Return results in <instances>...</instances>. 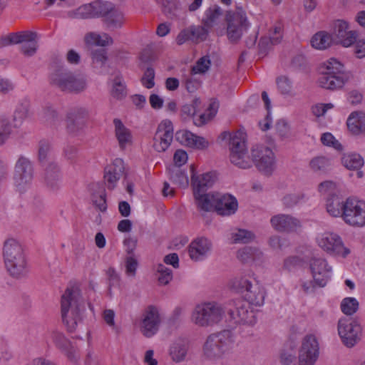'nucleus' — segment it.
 <instances>
[{"label": "nucleus", "instance_id": "nucleus-1", "mask_svg": "<svg viewBox=\"0 0 365 365\" xmlns=\"http://www.w3.org/2000/svg\"><path fill=\"white\" fill-rule=\"evenodd\" d=\"M85 309V300L80 290L75 287H68L61 297V317L68 331H73L82 322Z\"/></svg>", "mask_w": 365, "mask_h": 365}, {"label": "nucleus", "instance_id": "nucleus-2", "mask_svg": "<svg viewBox=\"0 0 365 365\" xmlns=\"http://www.w3.org/2000/svg\"><path fill=\"white\" fill-rule=\"evenodd\" d=\"M3 258L6 269L11 277L20 279L29 272L24 248L16 240L10 238L4 242Z\"/></svg>", "mask_w": 365, "mask_h": 365}, {"label": "nucleus", "instance_id": "nucleus-3", "mask_svg": "<svg viewBox=\"0 0 365 365\" xmlns=\"http://www.w3.org/2000/svg\"><path fill=\"white\" fill-rule=\"evenodd\" d=\"M235 337L230 330H223L209 335L203 345V356L209 360H218L233 349Z\"/></svg>", "mask_w": 365, "mask_h": 365}, {"label": "nucleus", "instance_id": "nucleus-4", "mask_svg": "<svg viewBox=\"0 0 365 365\" xmlns=\"http://www.w3.org/2000/svg\"><path fill=\"white\" fill-rule=\"evenodd\" d=\"M222 307L216 302L197 304L191 315L192 322L200 327H212L220 323L224 316Z\"/></svg>", "mask_w": 365, "mask_h": 365}, {"label": "nucleus", "instance_id": "nucleus-5", "mask_svg": "<svg viewBox=\"0 0 365 365\" xmlns=\"http://www.w3.org/2000/svg\"><path fill=\"white\" fill-rule=\"evenodd\" d=\"M324 64L326 71L319 78V86L330 90L341 88L349 78V74L344 72L343 63L335 58H331Z\"/></svg>", "mask_w": 365, "mask_h": 365}, {"label": "nucleus", "instance_id": "nucleus-6", "mask_svg": "<svg viewBox=\"0 0 365 365\" xmlns=\"http://www.w3.org/2000/svg\"><path fill=\"white\" fill-rule=\"evenodd\" d=\"M250 160L259 172L267 175H270L276 168L275 154L267 143L253 144Z\"/></svg>", "mask_w": 365, "mask_h": 365}, {"label": "nucleus", "instance_id": "nucleus-7", "mask_svg": "<svg viewBox=\"0 0 365 365\" xmlns=\"http://www.w3.org/2000/svg\"><path fill=\"white\" fill-rule=\"evenodd\" d=\"M32 115L30 99L23 98L16 106L12 116V124L6 118L0 117V137L14 134V130L20 127L24 121Z\"/></svg>", "mask_w": 365, "mask_h": 365}, {"label": "nucleus", "instance_id": "nucleus-8", "mask_svg": "<svg viewBox=\"0 0 365 365\" xmlns=\"http://www.w3.org/2000/svg\"><path fill=\"white\" fill-rule=\"evenodd\" d=\"M228 38L237 41L250 26L245 11L242 7L237 6L235 10L227 11L225 15Z\"/></svg>", "mask_w": 365, "mask_h": 365}, {"label": "nucleus", "instance_id": "nucleus-9", "mask_svg": "<svg viewBox=\"0 0 365 365\" xmlns=\"http://www.w3.org/2000/svg\"><path fill=\"white\" fill-rule=\"evenodd\" d=\"M34 170L31 162L24 156L17 160L14 173V185L18 192L23 194L29 190L34 180Z\"/></svg>", "mask_w": 365, "mask_h": 365}, {"label": "nucleus", "instance_id": "nucleus-10", "mask_svg": "<svg viewBox=\"0 0 365 365\" xmlns=\"http://www.w3.org/2000/svg\"><path fill=\"white\" fill-rule=\"evenodd\" d=\"M112 6L113 4L110 2L97 0L69 11L68 16L77 19L96 18L103 19L106 14L111 9Z\"/></svg>", "mask_w": 365, "mask_h": 365}, {"label": "nucleus", "instance_id": "nucleus-11", "mask_svg": "<svg viewBox=\"0 0 365 365\" xmlns=\"http://www.w3.org/2000/svg\"><path fill=\"white\" fill-rule=\"evenodd\" d=\"M343 220L353 227L365 226V201L349 197L344 203Z\"/></svg>", "mask_w": 365, "mask_h": 365}, {"label": "nucleus", "instance_id": "nucleus-12", "mask_svg": "<svg viewBox=\"0 0 365 365\" xmlns=\"http://www.w3.org/2000/svg\"><path fill=\"white\" fill-rule=\"evenodd\" d=\"M227 140L230 162L240 168H250L252 164L247 155V139L227 138Z\"/></svg>", "mask_w": 365, "mask_h": 365}, {"label": "nucleus", "instance_id": "nucleus-13", "mask_svg": "<svg viewBox=\"0 0 365 365\" xmlns=\"http://www.w3.org/2000/svg\"><path fill=\"white\" fill-rule=\"evenodd\" d=\"M318 245L327 254L340 256L343 258L350 253L349 248L344 247L340 236L334 232H324L317 237Z\"/></svg>", "mask_w": 365, "mask_h": 365}, {"label": "nucleus", "instance_id": "nucleus-14", "mask_svg": "<svg viewBox=\"0 0 365 365\" xmlns=\"http://www.w3.org/2000/svg\"><path fill=\"white\" fill-rule=\"evenodd\" d=\"M338 333L343 344L351 348L360 340L361 327L356 320L342 318L338 322Z\"/></svg>", "mask_w": 365, "mask_h": 365}, {"label": "nucleus", "instance_id": "nucleus-15", "mask_svg": "<svg viewBox=\"0 0 365 365\" xmlns=\"http://www.w3.org/2000/svg\"><path fill=\"white\" fill-rule=\"evenodd\" d=\"M319 355V344L313 334L305 336L299 349V365H314Z\"/></svg>", "mask_w": 365, "mask_h": 365}, {"label": "nucleus", "instance_id": "nucleus-16", "mask_svg": "<svg viewBox=\"0 0 365 365\" xmlns=\"http://www.w3.org/2000/svg\"><path fill=\"white\" fill-rule=\"evenodd\" d=\"M309 267L312 279L318 287H325L332 274V267L327 259L321 257H313L309 259Z\"/></svg>", "mask_w": 365, "mask_h": 365}, {"label": "nucleus", "instance_id": "nucleus-17", "mask_svg": "<svg viewBox=\"0 0 365 365\" xmlns=\"http://www.w3.org/2000/svg\"><path fill=\"white\" fill-rule=\"evenodd\" d=\"M160 317L158 308L148 306L143 312L140 323L141 333L148 338L154 336L159 329Z\"/></svg>", "mask_w": 365, "mask_h": 365}, {"label": "nucleus", "instance_id": "nucleus-18", "mask_svg": "<svg viewBox=\"0 0 365 365\" xmlns=\"http://www.w3.org/2000/svg\"><path fill=\"white\" fill-rule=\"evenodd\" d=\"M235 307L228 311L230 317L237 324L254 325L256 317L247 302L238 299L234 302Z\"/></svg>", "mask_w": 365, "mask_h": 365}, {"label": "nucleus", "instance_id": "nucleus-19", "mask_svg": "<svg viewBox=\"0 0 365 365\" xmlns=\"http://www.w3.org/2000/svg\"><path fill=\"white\" fill-rule=\"evenodd\" d=\"M89 117L87 108L83 107L75 108L67 115L66 130L71 135H78L86 127Z\"/></svg>", "mask_w": 365, "mask_h": 365}, {"label": "nucleus", "instance_id": "nucleus-20", "mask_svg": "<svg viewBox=\"0 0 365 365\" xmlns=\"http://www.w3.org/2000/svg\"><path fill=\"white\" fill-rule=\"evenodd\" d=\"M212 249V243L210 240L204 237H197L189 245V256L192 261H202L210 255Z\"/></svg>", "mask_w": 365, "mask_h": 365}, {"label": "nucleus", "instance_id": "nucleus-21", "mask_svg": "<svg viewBox=\"0 0 365 365\" xmlns=\"http://www.w3.org/2000/svg\"><path fill=\"white\" fill-rule=\"evenodd\" d=\"M272 227L279 232H295L302 227L301 221L290 215L278 214L270 219Z\"/></svg>", "mask_w": 365, "mask_h": 365}, {"label": "nucleus", "instance_id": "nucleus-22", "mask_svg": "<svg viewBox=\"0 0 365 365\" xmlns=\"http://www.w3.org/2000/svg\"><path fill=\"white\" fill-rule=\"evenodd\" d=\"M215 210L220 215H230L237 210L238 203L235 197L228 194L217 192Z\"/></svg>", "mask_w": 365, "mask_h": 365}, {"label": "nucleus", "instance_id": "nucleus-23", "mask_svg": "<svg viewBox=\"0 0 365 365\" xmlns=\"http://www.w3.org/2000/svg\"><path fill=\"white\" fill-rule=\"evenodd\" d=\"M44 181L46 186L52 191L58 190L62 185V174L58 164L50 161L45 165Z\"/></svg>", "mask_w": 365, "mask_h": 365}, {"label": "nucleus", "instance_id": "nucleus-24", "mask_svg": "<svg viewBox=\"0 0 365 365\" xmlns=\"http://www.w3.org/2000/svg\"><path fill=\"white\" fill-rule=\"evenodd\" d=\"M76 73L66 68H58L50 74L49 83L53 87L64 92L70 80H73V78Z\"/></svg>", "mask_w": 365, "mask_h": 365}, {"label": "nucleus", "instance_id": "nucleus-25", "mask_svg": "<svg viewBox=\"0 0 365 365\" xmlns=\"http://www.w3.org/2000/svg\"><path fill=\"white\" fill-rule=\"evenodd\" d=\"M190 169L192 172L191 184L194 192H204L212 185L215 182L213 173H206L200 175H196L194 165H191Z\"/></svg>", "mask_w": 365, "mask_h": 365}, {"label": "nucleus", "instance_id": "nucleus-26", "mask_svg": "<svg viewBox=\"0 0 365 365\" xmlns=\"http://www.w3.org/2000/svg\"><path fill=\"white\" fill-rule=\"evenodd\" d=\"M202 192H194V197L197 210L200 212H213L216 204V193H202Z\"/></svg>", "mask_w": 365, "mask_h": 365}, {"label": "nucleus", "instance_id": "nucleus-27", "mask_svg": "<svg viewBox=\"0 0 365 365\" xmlns=\"http://www.w3.org/2000/svg\"><path fill=\"white\" fill-rule=\"evenodd\" d=\"M102 21L107 30L113 31L123 26L125 22V18L123 14L119 10L115 9L113 5L110 11H108L104 19H102Z\"/></svg>", "mask_w": 365, "mask_h": 365}, {"label": "nucleus", "instance_id": "nucleus-28", "mask_svg": "<svg viewBox=\"0 0 365 365\" xmlns=\"http://www.w3.org/2000/svg\"><path fill=\"white\" fill-rule=\"evenodd\" d=\"M349 130L354 135L365 133V113L361 111L352 112L346 121Z\"/></svg>", "mask_w": 365, "mask_h": 365}, {"label": "nucleus", "instance_id": "nucleus-29", "mask_svg": "<svg viewBox=\"0 0 365 365\" xmlns=\"http://www.w3.org/2000/svg\"><path fill=\"white\" fill-rule=\"evenodd\" d=\"M244 297L250 305L259 307L264 304V292L259 284L255 283L244 293Z\"/></svg>", "mask_w": 365, "mask_h": 365}, {"label": "nucleus", "instance_id": "nucleus-30", "mask_svg": "<svg viewBox=\"0 0 365 365\" xmlns=\"http://www.w3.org/2000/svg\"><path fill=\"white\" fill-rule=\"evenodd\" d=\"M188 349V342L184 339H178L170 348V357L175 362H181L185 359Z\"/></svg>", "mask_w": 365, "mask_h": 365}, {"label": "nucleus", "instance_id": "nucleus-31", "mask_svg": "<svg viewBox=\"0 0 365 365\" xmlns=\"http://www.w3.org/2000/svg\"><path fill=\"white\" fill-rule=\"evenodd\" d=\"M222 15V9L217 4L210 5L204 12L202 23L207 28L213 27Z\"/></svg>", "mask_w": 365, "mask_h": 365}, {"label": "nucleus", "instance_id": "nucleus-32", "mask_svg": "<svg viewBox=\"0 0 365 365\" xmlns=\"http://www.w3.org/2000/svg\"><path fill=\"white\" fill-rule=\"evenodd\" d=\"M262 255V252L259 249L252 247H245L237 252V258L245 264L259 261Z\"/></svg>", "mask_w": 365, "mask_h": 365}, {"label": "nucleus", "instance_id": "nucleus-33", "mask_svg": "<svg viewBox=\"0 0 365 365\" xmlns=\"http://www.w3.org/2000/svg\"><path fill=\"white\" fill-rule=\"evenodd\" d=\"M38 34L29 31L21 46V51L26 56H34L38 49Z\"/></svg>", "mask_w": 365, "mask_h": 365}, {"label": "nucleus", "instance_id": "nucleus-34", "mask_svg": "<svg viewBox=\"0 0 365 365\" xmlns=\"http://www.w3.org/2000/svg\"><path fill=\"white\" fill-rule=\"evenodd\" d=\"M170 180L180 187H187L189 181L185 171L178 165H170L168 168Z\"/></svg>", "mask_w": 365, "mask_h": 365}, {"label": "nucleus", "instance_id": "nucleus-35", "mask_svg": "<svg viewBox=\"0 0 365 365\" xmlns=\"http://www.w3.org/2000/svg\"><path fill=\"white\" fill-rule=\"evenodd\" d=\"M84 41L88 45L106 46L113 43V38L106 33L99 34L96 32H88L84 36Z\"/></svg>", "mask_w": 365, "mask_h": 365}, {"label": "nucleus", "instance_id": "nucleus-36", "mask_svg": "<svg viewBox=\"0 0 365 365\" xmlns=\"http://www.w3.org/2000/svg\"><path fill=\"white\" fill-rule=\"evenodd\" d=\"M344 203L338 195L328 197L327 200V210L333 217H341L343 218Z\"/></svg>", "mask_w": 365, "mask_h": 365}, {"label": "nucleus", "instance_id": "nucleus-37", "mask_svg": "<svg viewBox=\"0 0 365 365\" xmlns=\"http://www.w3.org/2000/svg\"><path fill=\"white\" fill-rule=\"evenodd\" d=\"M73 79L70 80L65 93H80L86 89L87 79L84 75L76 73Z\"/></svg>", "mask_w": 365, "mask_h": 365}, {"label": "nucleus", "instance_id": "nucleus-38", "mask_svg": "<svg viewBox=\"0 0 365 365\" xmlns=\"http://www.w3.org/2000/svg\"><path fill=\"white\" fill-rule=\"evenodd\" d=\"M334 43L332 36L325 31L317 33L311 40L312 46L319 50L326 49Z\"/></svg>", "mask_w": 365, "mask_h": 365}, {"label": "nucleus", "instance_id": "nucleus-39", "mask_svg": "<svg viewBox=\"0 0 365 365\" xmlns=\"http://www.w3.org/2000/svg\"><path fill=\"white\" fill-rule=\"evenodd\" d=\"M331 160L324 156H318L312 158L309 162L310 169L316 173H327L331 168Z\"/></svg>", "mask_w": 365, "mask_h": 365}, {"label": "nucleus", "instance_id": "nucleus-40", "mask_svg": "<svg viewBox=\"0 0 365 365\" xmlns=\"http://www.w3.org/2000/svg\"><path fill=\"white\" fill-rule=\"evenodd\" d=\"M179 143L190 150H204L208 148L210 142L207 138H177Z\"/></svg>", "mask_w": 365, "mask_h": 365}, {"label": "nucleus", "instance_id": "nucleus-41", "mask_svg": "<svg viewBox=\"0 0 365 365\" xmlns=\"http://www.w3.org/2000/svg\"><path fill=\"white\" fill-rule=\"evenodd\" d=\"M341 162L349 170H359L364 165L363 158L357 153L344 155L341 159Z\"/></svg>", "mask_w": 365, "mask_h": 365}, {"label": "nucleus", "instance_id": "nucleus-42", "mask_svg": "<svg viewBox=\"0 0 365 365\" xmlns=\"http://www.w3.org/2000/svg\"><path fill=\"white\" fill-rule=\"evenodd\" d=\"M255 238V234L247 230L237 229L231 234V239L233 243H249L253 241Z\"/></svg>", "mask_w": 365, "mask_h": 365}, {"label": "nucleus", "instance_id": "nucleus-43", "mask_svg": "<svg viewBox=\"0 0 365 365\" xmlns=\"http://www.w3.org/2000/svg\"><path fill=\"white\" fill-rule=\"evenodd\" d=\"M158 283L160 285H167L173 279V271L163 264H159L156 269Z\"/></svg>", "mask_w": 365, "mask_h": 365}, {"label": "nucleus", "instance_id": "nucleus-44", "mask_svg": "<svg viewBox=\"0 0 365 365\" xmlns=\"http://www.w3.org/2000/svg\"><path fill=\"white\" fill-rule=\"evenodd\" d=\"M253 284L252 282L247 277H237L230 282V286L237 292L245 293Z\"/></svg>", "mask_w": 365, "mask_h": 365}, {"label": "nucleus", "instance_id": "nucleus-45", "mask_svg": "<svg viewBox=\"0 0 365 365\" xmlns=\"http://www.w3.org/2000/svg\"><path fill=\"white\" fill-rule=\"evenodd\" d=\"M359 309V302L354 297L344 298L341 302V312L346 315H352Z\"/></svg>", "mask_w": 365, "mask_h": 365}, {"label": "nucleus", "instance_id": "nucleus-46", "mask_svg": "<svg viewBox=\"0 0 365 365\" xmlns=\"http://www.w3.org/2000/svg\"><path fill=\"white\" fill-rule=\"evenodd\" d=\"M349 24L346 21L343 20H336L334 23L333 27V39L334 43H336V40L343 37V35H347L349 32Z\"/></svg>", "mask_w": 365, "mask_h": 365}, {"label": "nucleus", "instance_id": "nucleus-47", "mask_svg": "<svg viewBox=\"0 0 365 365\" xmlns=\"http://www.w3.org/2000/svg\"><path fill=\"white\" fill-rule=\"evenodd\" d=\"M318 191L321 195L331 197L332 195H336V192H338L337 184L331 180H326L322 182L318 185Z\"/></svg>", "mask_w": 365, "mask_h": 365}, {"label": "nucleus", "instance_id": "nucleus-48", "mask_svg": "<svg viewBox=\"0 0 365 365\" xmlns=\"http://www.w3.org/2000/svg\"><path fill=\"white\" fill-rule=\"evenodd\" d=\"M219 105L218 103L216 101L212 102L207 108L208 114L202 113L200 114L199 118L195 120V123L197 125H201L205 123H207L208 120L212 119L215 114L217 113V109H218Z\"/></svg>", "mask_w": 365, "mask_h": 365}, {"label": "nucleus", "instance_id": "nucleus-49", "mask_svg": "<svg viewBox=\"0 0 365 365\" xmlns=\"http://www.w3.org/2000/svg\"><path fill=\"white\" fill-rule=\"evenodd\" d=\"M91 57L93 65L97 68H101L108 60L107 52L103 48L93 51Z\"/></svg>", "mask_w": 365, "mask_h": 365}, {"label": "nucleus", "instance_id": "nucleus-50", "mask_svg": "<svg viewBox=\"0 0 365 365\" xmlns=\"http://www.w3.org/2000/svg\"><path fill=\"white\" fill-rule=\"evenodd\" d=\"M211 65V61L208 56H205L199 58L195 65L192 68L191 74L205 73L208 71Z\"/></svg>", "mask_w": 365, "mask_h": 365}, {"label": "nucleus", "instance_id": "nucleus-51", "mask_svg": "<svg viewBox=\"0 0 365 365\" xmlns=\"http://www.w3.org/2000/svg\"><path fill=\"white\" fill-rule=\"evenodd\" d=\"M277 88L281 94L284 96L292 95V84L291 81L286 76H281L277 79Z\"/></svg>", "mask_w": 365, "mask_h": 365}, {"label": "nucleus", "instance_id": "nucleus-52", "mask_svg": "<svg viewBox=\"0 0 365 365\" xmlns=\"http://www.w3.org/2000/svg\"><path fill=\"white\" fill-rule=\"evenodd\" d=\"M156 135L158 137H173V126L169 120H163L158 126Z\"/></svg>", "mask_w": 365, "mask_h": 365}, {"label": "nucleus", "instance_id": "nucleus-53", "mask_svg": "<svg viewBox=\"0 0 365 365\" xmlns=\"http://www.w3.org/2000/svg\"><path fill=\"white\" fill-rule=\"evenodd\" d=\"M304 198V195L303 194L292 193L286 195L282 200L285 207L292 208L303 201Z\"/></svg>", "mask_w": 365, "mask_h": 365}, {"label": "nucleus", "instance_id": "nucleus-54", "mask_svg": "<svg viewBox=\"0 0 365 365\" xmlns=\"http://www.w3.org/2000/svg\"><path fill=\"white\" fill-rule=\"evenodd\" d=\"M104 170L120 178L125 170L124 163L122 159L115 158L113 161L112 164L108 165L105 168Z\"/></svg>", "mask_w": 365, "mask_h": 365}, {"label": "nucleus", "instance_id": "nucleus-55", "mask_svg": "<svg viewBox=\"0 0 365 365\" xmlns=\"http://www.w3.org/2000/svg\"><path fill=\"white\" fill-rule=\"evenodd\" d=\"M209 29L204 24L203 26H191L192 41H205L208 36Z\"/></svg>", "mask_w": 365, "mask_h": 365}, {"label": "nucleus", "instance_id": "nucleus-56", "mask_svg": "<svg viewBox=\"0 0 365 365\" xmlns=\"http://www.w3.org/2000/svg\"><path fill=\"white\" fill-rule=\"evenodd\" d=\"M51 337L55 345L61 350L65 349L71 343L63 333L58 331H52Z\"/></svg>", "mask_w": 365, "mask_h": 365}, {"label": "nucleus", "instance_id": "nucleus-57", "mask_svg": "<svg viewBox=\"0 0 365 365\" xmlns=\"http://www.w3.org/2000/svg\"><path fill=\"white\" fill-rule=\"evenodd\" d=\"M51 157V147L48 142L46 140H41L39 142L38 159L41 163L49 160Z\"/></svg>", "mask_w": 365, "mask_h": 365}, {"label": "nucleus", "instance_id": "nucleus-58", "mask_svg": "<svg viewBox=\"0 0 365 365\" xmlns=\"http://www.w3.org/2000/svg\"><path fill=\"white\" fill-rule=\"evenodd\" d=\"M155 71L152 67H148L141 78L142 84L150 89L154 87Z\"/></svg>", "mask_w": 365, "mask_h": 365}, {"label": "nucleus", "instance_id": "nucleus-59", "mask_svg": "<svg viewBox=\"0 0 365 365\" xmlns=\"http://www.w3.org/2000/svg\"><path fill=\"white\" fill-rule=\"evenodd\" d=\"M112 95L117 98H121L125 95V86L122 82V78L119 76L114 79Z\"/></svg>", "mask_w": 365, "mask_h": 365}, {"label": "nucleus", "instance_id": "nucleus-60", "mask_svg": "<svg viewBox=\"0 0 365 365\" xmlns=\"http://www.w3.org/2000/svg\"><path fill=\"white\" fill-rule=\"evenodd\" d=\"M357 38V31H349L347 35H343V37H341L340 38L336 40V43H339L344 47H349L356 41Z\"/></svg>", "mask_w": 365, "mask_h": 365}, {"label": "nucleus", "instance_id": "nucleus-61", "mask_svg": "<svg viewBox=\"0 0 365 365\" xmlns=\"http://www.w3.org/2000/svg\"><path fill=\"white\" fill-rule=\"evenodd\" d=\"M357 38V31H349L347 35H343V37H341L340 38L336 40V43H339L344 47H349L356 41Z\"/></svg>", "mask_w": 365, "mask_h": 365}, {"label": "nucleus", "instance_id": "nucleus-62", "mask_svg": "<svg viewBox=\"0 0 365 365\" xmlns=\"http://www.w3.org/2000/svg\"><path fill=\"white\" fill-rule=\"evenodd\" d=\"M138 261L134 255H130L125 258V273L127 275L134 277L138 267Z\"/></svg>", "mask_w": 365, "mask_h": 365}, {"label": "nucleus", "instance_id": "nucleus-63", "mask_svg": "<svg viewBox=\"0 0 365 365\" xmlns=\"http://www.w3.org/2000/svg\"><path fill=\"white\" fill-rule=\"evenodd\" d=\"M334 108V105L331 103H317L312 107V112L314 115L319 118L323 116L326 112Z\"/></svg>", "mask_w": 365, "mask_h": 365}, {"label": "nucleus", "instance_id": "nucleus-64", "mask_svg": "<svg viewBox=\"0 0 365 365\" xmlns=\"http://www.w3.org/2000/svg\"><path fill=\"white\" fill-rule=\"evenodd\" d=\"M282 26L280 23L276 24L269 34V41L272 44H277L280 42L282 38Z\"/></svg>", "mask_w": 365, "mask_h": 365}]
</instances>
